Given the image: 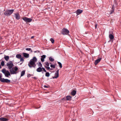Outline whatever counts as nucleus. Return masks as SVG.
I'll use <instances>...</instances> for the list:
<instances>
[{
    "instance_id": "obj_1",
    "label": "nucleus",
    "mask_w": 121,
    "mask_h": 121,
    "mask_svg": "<svg viewBox=\"0 0 121 121\" xmlns=\"http://www.w3.org/2000/svg\"><path fill=\"white\" fill-rule=\"evenodd\" d=\"M7 66L10 69V71L11 74H16L18 70V68L16 67H13L14 65L13 62L11 61L7 63Z\"/></svg>"
},
{
    "instance_id": "obj_2",
    "label": "nucleus",
    "mask_w": 121,
    "mask_h": 121,
    "mask_svg": "<svg viewBox=\"0 0 121 121\" xmlns=\"http://www.w3.org/2000/svg\"><path fill=\"white\" fill-rule=\"evenodd\" d=\"M37 61V59L35 57H34L33 59L30 60L28 64V65L30 68L33 67L35 68L36 65L35 62Z\"/></svg>"
},
{
    "instance_id": "obj_3",
    "label": "nucleus",
    "mask_w": 121,
    "mask_h": 121,
    "mask_svg": "<svg viewBox=\"0 0 121 121\" xmlns=\"http://www.w3.org/2000/svg\"><path fill=\"white\" fill-rule=\"evenodd\" d=\"M14 10L13 9L7 10L4 13V14L6 16H9L13 13Z\"/></svg>"
},
{
    "instance_id": "obj_4",
    "label": "nucleus",
    "mask_w": 121,
    "mask_h": 121,
    "mask_svg": "<svg viewBox=\"0 0 121 121\" xmlns=\"http://www.w3.org/2000/svg\"><path fill=\"white\" fill-rule=\"evenodd\" d=\"M2 72L4 74L5 76L6 77H8L9 76H11L10 73L9 71L6 70L4 69L2 70Z\"/></svg>"
},
{
    "instance_id": "obj_5",
    "label": "nucleus",
    "mask_w": 121,
    "mask_h": 121,
    "mask_svg": "<svg viewBox=\"0 0 121 121\" xmlns=\"http://www.w3.org/2000/svg\"><path fill=\"white\" fill-rule=\"evenodd\" d=\"M69 33V31L67 29L64 28L62 30L61 34L64 35H68Z\"/></svg>"
},
{
    "instance_id": "obj_6",
    "label": "nucleus",
    "mask_w": 121,
    "mask_h": 121,
    "mask_svg": "<svg viewBox=\"0 0 121 121\" xmlns=\"http://www.w3.org/2000/svg\"><path fill=\"white\" fill-rule=\"evenodd\" d=\"M22 19L26 22V23L30 22H31L32 20V19L26 17H23Z\"/></svg>"
},
{
    "instance_id": "obj_7",
    "label": "nucleus",
    "mask_w": 121,
    "mask_h": 121,
    "mask_svg": "<svg viewBox=\"0 0 121 121\" xmlns=\"http://www.w3.org/2000/svg\"><path fill=\"white\" fill-rule=\"evenodd\" d=\"M1 82H6L7 83H9L10 82V80L8 79H5L3 78V79H1Z\"/></svg>"
},
{
    "instance_id": "obj_8",
    "label": "nucleus",
    "mask_w": 121,
    "mask_h": 121,
    "mask_svg": "<svg viewBox=\"0 0 121 121\" xmlns=\"http://www.w3.org/2000/svg\"><path fill=\"white\" fill-rule=\"evenodd\" d=\"M112 33V32L111 31H109V33L110 34L109 35V37L111 40H112L114 38L113 35L111 34Z\"/></svg>"
},
{
    "instance_id": "obj_9",
    "label": "nucleus",
    "mask_w": 121,
    "mask_h": 121,
    "mask_svg": "<svg viewBox=\"0 0 121 121\" xmlns=\"http://www.w3.org/2000/svg\"><path fill=\"white\" fill-rule=\"evenodd\" d=\"M59 70H57L55 73V76L53 77V79L59 77Z\"/></svg>"
},
{
    "instance_id": "obj_10",
    "label": "nucleus",
    "mask_w": 121,
    "mask_h": 121,
    "mask_svg": "<svg viewBox=\"0 0 121 121\" xmlns=\"http://www.w3.org/2000/svg\"><path fill=\"white\" fill-rule=\"evenodd\" d=\"M101 59L102 58H100L96 60L94 62L95 65H96L99 62Z\"/></svg>"
},
{
    "instance_id": "obj_11",
    "label": "nucleus",
    "mask_w": 121,
    "mask_h": 121,
    "mask_svg": "<svg viewBox=\"0 0 121 121\" xmlns=\"http://www.w3.org/2000/svg\"><path fill=\"white\" fill-rule=\"evenodd\" d=\"M15 17L16 19L17 20H18L20 19V16L18 13H17L15 14Z\"/></svg>"
},
{
    "instance_id": "obj_12",
    "label": "nucleus",
    "mask_w": 121,
    "mask_h": 121,
    "mask_svg": "<svg viewBox=\"0 0 121 121\" xmlns=\"http://www.w3.org/2000/svg\"><path fill=\"white\" fill-rule=\"evenodd\" d=\"M82 12V10L80 9H78L76 11V13L77 14L79 15Z\"/></svg>"
},
{
    "instance_id": "obj_13",
    "label": "nucleus",
    "mask_w": 121,
    "mask_h": 121,
    "mask_svg": "<svg viewBox=\"0 0 121 121\" xmlns=\"http://www.w3.org/2000/svg\"><path fill=\"white\" fill-rule=\"evenodd\" d=\"M22 54L24 57L26 58H28L29 57V55L28 53L23 52Z\"/></svg>"
},
{
    "instance_id": "obj_14",
    "label": "nucleus",
    "mask_w": 121,
    "mask_h": 121,
    "mask_svg": "<svg viewBox=\"0 0 121 121\" xmlns=\"http://www.w3.org/2000/svg\"><path fill=\"white\" fill-rule=\"evenodd\" d=\"M8 120V119L4 117L0 118V120L1 121H6Z\"/></svg>"
},
{
    "instance_id": "obj_15",
    "label": "nucleus",
    "mask_w": 121,
    "mask_h": 121,
    "mask_svg": "<svg viewBox=\"0 0 121 121\" xmlns=\"http://www.w3.org/2000/svg\"><path fill=\"white\" fill-rule=\"evenodd\" d=\"M66 100H67L70 101L71 100V99L72 98V97L69 95L66 96Z\"/></svg>"
},
{
    "instance_id": "obj_16",
    "label": "nucleus",
    "mask_w": 121,
    "mask_h": 121,
    "mask_svg": "<svg viewBox=\"0 0 121 121\" xmlns=\"http://www.w3.org/2000/svg\"><path fill=\"white\" fill-rule=\"evenodd\" d=\"M36 71L38 72H40L42 71V68L39 67L36 69Z\"/></svg>"
},
{
    "instance_id": "obj_17",
    "label": "nucleus",
    "mask_w": 121,
    "mask_h": 121,
    "mask_svg": "<svg viewBox=\"0 0 121 121\" xmlns=\"http://www.w3.org/2000/svg\"><path fill=\"white\" fill-rule=\"evenodd\" d=\"M5 56L4 57V58L6 61L8 60L9 59V57L8 56H6L5 55Z\"/></svg>"
},
{
    "instance_id": "obj_18",
    "label": "nucleus",
    "mask_w": 121,
    "mask_h": 121,
    "mask_svg": "<svg viewBox=\"0 0 121 121\" xmlns=\"http://www.w3.org/2000/svg\"><path fill=\"white\" fill-rule=\"evenodd\" d=\"M76 91L75 90H73L71 92V94L73 96L74 95L76 94Z\"/></svg>"
},
{
    "instance_id": "obj_19",
    "label": "nucleus",
    "mask_w": 121,
    "mask_h": 121,
    "mask_svg": "<svg viewBox=\"0 0 121 121\" xmlns=\"http://www.w3.org/2000/svg\"><path fill=\"white\" fill-rule=\"evenodd\" d=\"M16 57L17 58L20 59L22 57V56L20 54H18L16 55Z\"/></svg>"
},
{
    "instance_id": "obj_20",
    "label": "nucleus",
    "mask_w": 121,
    "mask_h": 121,
    "mask_svg": "<svg viewBox=\"0 0 121 121\" xmlns=\"http://www.w3.org/2000/svg\"><path fill=\"white\" fill-rule=\"evenodd\" d=\"M37 64L38 66L39 67H41L42 66V64L40 62L37 63Z\"/></svg>"
},
{
    "instance_id": "obj_21",
    "label": "nucleus",
    "mask_w": 121,
    "mask_h": 121,
    "mask_svg": "<svg viewBox=\"0 0 121 121\" xmlns=\"http://www.w3.org/2000/svg\"><path fill=\"white\" fill-rule=\"evenodd\" d=\"M25 70L22 71L21 73V77L23 76L25 74Z\"/></svg>"
},
{
    "instance_id": "obj_22",
    "label": "nucleus",
    "mask_w": 121,
    "mask_h": 121,
    "mask_svg": "<svg viewBox=\"0 0 121 121\" xmlns=\"http://www.w3.org/2000/svg\"><path fill=\"white\" fill-rule=\"evenodd\" d=\"M49 59L51 62H52L54 60V59L52 58L51 57H50L49 58Z\"/></svg>"
},
{
    "instance_id": "obj_23",
    "label": "nucleus",
    "mask_w": 121,
    "mask_h": 121,
    "mask_svg": "<svg viewBox=\"0 0 121 121\" xmlns=\"http://www.w3.org/2000/svg\"><path fill=\"white\" fill-rule=\"evenodd\" d=\"M58 64L59 65V67H60V68H61L62 67V65L61 64V63H60V62H58Z\"/></svg>"
},
{
    "instance_id": "obj_24",
    "label": "nucleus",
    "mask_w": 121,
    "mask_h": 121,
    "mask_svg": "<svg viewBox=\"0 0 121 121\" xmlns=\"http://www.w3.org/2000/svg\"><path fill=\"white\" fill-rule=\"evenodd\" d=\"M45 75L46 77H49L50 76V74L49 72H47L46 73Z\"/></svg>"
},
{
    "instance_id": "obj_25",
    "label": "nucleus",
    "mask_w": 121,
    "mask_h": 121,
    "mask_svg": "<svg viewBox=\"0 0 121 121\" xmlns=\"http://www.w3.org/2000/svg\"><path fill=\"white\" fill-rule=\"evenodd\" d=\"M1 65L2 66H3L4 65V62L2 60L1 62Z\"/></svg>"
},
{
    "instance_id": "obj_26",
    "label": "nucleus",
    "mask_w": 121,
    "mask_h": 121,
    "mask_svg": "<svg viewBox=\"0 0 121 121\" xmlns=\"http://www.w3.org/2000/svg\"><path fill=\"white\" fill-rule=\"evenodd\" d=\"M45 64L46 65L48 66L49 65V63L48 62H45Z\"/></svg>"
},
{
    "instance_id": "obj_27",
    "label": "nucleus",
    "mask_w": 121,
    "mask_h": 121,
    "mask_svg": "<svg viewBox=\"0 0 121 121\" xmlns=\"http://www.w3.org/2000/svg\"><path fill=\"white\" fill-rule=\"evenodd\" d=\"M26 50L28 51H31V52H32V50H31V49L30 48H26Z\"/></svg>"
},
{
    "instance_id": "obj_28",
    "label": "nucleus",
    "mask_w": 121,
    "mask_h": 121,
    "mask_svg": "<svg viewBox=\"0 0 121 121\" xmlns=\"http://www.w3.org/2000/svg\"><path fill=\"white\" fill-rule=\"evenodd\" d=\"M50 40L51 42L52 43H53L54 42V40L53 38H51L50 39Z\"/></svg>"
},
{
    "instance_id": "obj_29",
    "label": "nucleus",
    "mask_w": 121,
    "mask_h": 121,
    "mask_svg": "<svg viewBox=\"0 0 121 121\" xmlns=\"http://www.w3.org/2000/svg\"><path fill=\"white\" fill-rule=\"evenodd\" d=\"M50 67L51 68H55V65H50Z\"/></svg>"
},
{
    "instance_id": "obj_30",
    "label": "nucleus",
    "mask_w": 121,
    "mask_h": 121,
    "mask_svg": "<svg viewBox=\"0 0 121 121\" xmlns=\"http://www.w3.org/2000/svg\"><path fill=\"white\" fill-rule=\"evenodd\" d=\"M46 56L45 55H43L41 56V57L42 58L44 59L46 58Z\"/></svg>"
},
{
    "instance_id": "obj_31",
    "label": "nucleus",
    "mask_w": 121,
    "mask_h": 121,
    "mask_svg": "<svg viewBox=\"0 0 121 121\" xmlns=\"http://www.w3.org/2000/svg\"><path fill=\"white\" fill-rule=\"evenodd\" d=\"M20 59V61H22V62H23L24 61V59H23L21 57Z\"/></svg>"
},
{
    "instance_id": "obj_32",
    "label": "nucleus",
    "mask_w": 121,
    "mask_h": 121,
    "mask_svg": "<svg viewBox=\"0 0 121 121\" xmlns=\"http://www.w3.org/2000/svg\"><path fill=\"white\" fill-rule=\"evenodd\" d=\"M45 67L46 68L47 70H49L50 69V67H48V66H45Z\"/></svg>"
},
{
    "instance_id": "obj_33",
    "label": "nucleus",
    "mask_w": 121,
    "mask_h": 121,
    "mask_svg": "<svg viewBox=\"0 0 121 121\" xmlns=\"http://www.w3.org/2000/svg\"><path fill=\"white\" fill-rule=\"evenodd\" d=\"M42 71H44L45 72H46V70L45 69V68H44L43 67H42Z\"/></svg>"
},
{
    "instance_id": "obj_34",
    "label": "nucleus",
    "mask_w": 121,
    "mask_h": 121,
    "mask_svg": "<svg viewBox=\"0 0 121 121\" xmlns=\"http://www.w3.org/2000/svg\"><path fill=\"white\" fill-rule=\"evenodd\" d=\"M114 10L113 9L112 10V11H111V13H110V14H111L112 13H113L114 12Z\"/></svg>"
},
{
    "instance_id": "obj_35",
    "label": "nucleus",
    "mask_w": 121,
    "mask_h": 121,
    "mask_svg": "<svg viewBox=\"0 0 121 121\" xmlns=\"http://www.w3.org/2000/svg\"><path fill=\"white\" fill-rule=\"evenodd\" d=\"M41 60L42 62H43L44 61V59H43L42 58H41Z\"/></svg>"
},
{
    "instance_id": "obj_36",
    "label": "nucleus",
    "mask_w": 121,
    "mask_h": 121,
    "mask_svg": "<svg viewBox=\"0 0 121 121\" xmlns=\"http://www.w3.org/2000/svg\"><path fill=\"white\" fill-rule=\"evenodd\" d=\"M2 76H1L0 75V81L1 82V79H3V78H1L2 77Z\"/></svg>"
},
{
    "instance_id": "obj_37",
    "label": "nucleus",
    "mask_w": 121,
    "mask_h": 121,
    "mask_svg": "<svg viewBox=\"0 0 121 121\" xmlns=\"http://www.w3.org/2000/svg\"><path fill=\"white\" fill-rule=\"evenodd\" d=\"M44 88H48V87L46 85H44Z\"/></svg>"
},
{
    "instance_id": "obj_38",
    "label": "nucleus",
    "mask_w": 121,
    "mask_h": 121,
    "mask_svg": "<svg viewBox=\"0 0 121 121\" xmlns=\"http://www.w3.org/2000/svg\"><path fill=\"white\" fill-rule=\"evenodd\" d=\"M30 75L29 74L27 75V77H30Z\"/></svg>"
},
{
    "instance_id": "obj_39",
    "label": "nucleus",
    "mask_w": 121,
    "mask_h": 121,
    "mask_svg": "<svg viewBox=\"0 0 121 121\" xmlns=\"http://www.w3.org/2000/svg\"><path fill=\"white\" fill-rule=\"evenodd\" d=\"M97 24L95 25V28L96 29L97 28Z\"/></svg>"
},
{
    "instance_id": "obj_40",
    "label": "nucleus",
    "mask_w": 121,
    "mask_h": 121,
    "mask_svg": "<svg viewBox=\"0 0 121 121\" xmlns=\"http://www.w3.org/2000/svg\"><path fill=\"white\" fill-rule=\"evenodd\" d=\"M34 36H32L31 37V39H33L34 38Z\"/></svg>"
},
{
    "instance_id": "obj_41",
    "label": "nucleus",
    "mask_w": 121,
    "mask_h": 121,
    "mask_svg": "<svg viewBox=\"0 0 121 121\" xmlns=\"http://www.w3.org/2000/svg\"><path fill=\"white\" fill-rule=\"evenodd\" d=\"M1 68V67L0 65V69Z\"/></svg>"
},
{
    "instance_id": "obj_42",
    "label": "nucleus",
    "mask_w": 121,
    "mask_h": 121,
    "mask_svg": "<svg viewBox=\"0 0 121 121\" xmlns=\"http://www.w3.org/2000/svg\"><path fill=\"white\" fill-rule=\"evenodd\" d=\"M33 78H35V79H36V78L35 77H34Z\"/></svg>"
},
{
    "instance_id": "obj_43",
    "label": "nucleus",
    "mask_w": 121,
    "mask_h": 121,
    "mask_svg": "<svg viewBox=\"0 0 121 121\" xmlns=\"http://www.w3.org/2000/svg\"><path fill=\"white\" fill-rule=\"evenodd\" d=\"M40 106H39V108H40Z\"/></svg>"
},
{
    "instance_id": "obj_44",
    "label": "nucleus",
    "mask_w": 121,
    "mask_h": 121,
    "mask_svg": "<svg viewBox=\"0 0 121 121\" xmlns=\"http://www.w3.org/2000/svg\"><path fill=\"white\" fill-rule=\"evenodd\" d=\"M50 69V70H52V69Z\"/></svg>"
},
{
    "instance_id": "obj_45",
    "label": "nucleus",
    "mask_w": 121,
    "mask_h": 121,
    "mask_svg": "<svg viewBox=\"0 0 121 121\" xmlns=\"http://www.w3.org/2000/svg\"><path fill=\"white\" fill-rule=\"evenodd\" d=\"M2 54V53H1L0 54V55L1 54Z\"/></svg>"
},
{
    "instance_id": "obj_46",
    "label": "nucleus",
    "mask_w": 121,
    "mask_h": 121,
    "mask_svg": "<svg viewBox=\"0 0 121 121\" xmlns=\"http://www.w3.org/2000/svg\"><path fill=\"white\" fill-rule=\"evenodd\" d=\"M36 52V51H35V52Z\"/></svg>"
},
{
    "instance_id": "obj_47",
    "label": "nucleus",
    "mask_w": 121,
    "mask_h": 121,
    "mask_svg": "<svg viewBox=\"0 0 121 121\" xmlns=\"http://www.w3.org/2000/svg\"><path fill=\"white\" fill-rule=\"evenodd\" d=\"M50 64H51V63H50Z\"/></svg>"
},
{
    "instance_id": "obj_48",
    "label": "nucleus",
    "mask_w": 121,
    "mask_h": 121,
    "mask_svg": "<svg viewBox=\"0 0 121 121\" xmlns=\"http://www.w3.org/2000/svg\"><path fill=\"white\" fill-rule=\"evenodd\" d=\"M64 99V98H63V99Z\"/></svg>"
},
{
    "instance_id": "obj_49",
    "label": "nucleus",
    "mask_w": 121,
    "mask_h": 121,
    "mask_svg": "<svg viewBox=\"0 0 121 121\" xmlns=\"http://www.w3.org/2000/svg\"><path fill=\"white\" fill-rule=\"evenodd\" d=\"M22 64V63H20V64Z\"/></svg>"
}]
</instances>
